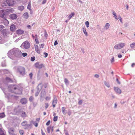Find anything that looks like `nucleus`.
I'll return each mask as SVG.
<instances>
[{"label":"nucleus","instance_id":"nucleus-44","mask_svg":"<svg viewBox=\"0 0 135 135\" xmlns=\"http://www.w3.org/2000/svg\"><path fill=\"white\" fill-rule=\"evenodd\" d=\"M64 82L65 84H67V83H68V81L67 79L66 78H65L64 79Z\"/></svg>","mask_w":135,"mask_h":135},{"label":"nucleus","instance_id":"nucleus-49","mask_svg":"<svg viewBox=\"0 0 135 135\" xmlns=\"http://www.w3.org/2000/svg\"><path fill=\"white\" fill-rule=\"evenodd\" d=\"M82 100H80L79 101L78 104L79 105H81L82 104Z\"/></svg>","mask_w":135,"mask_h":135},{"label":"nucleus","instance_id":"nucleus-1","mask_svg":"<svg viewBox=\"0 0 135 135\" xmlns=\"http://www.w3.org/2000/svg\"><path fill=\"white\" fill-rule=\"evenodd\" d=\"M21 47L22 48L25 49H28L30 48V43L28 41H25L22 43L21 46Z\"/></svg>","mask_w":135,"mask_h":135},{"label":"nucleus","instance_id":"nucleus-17","mask_svg":"<svg viewBox=\"0 0 135 135\" xmlns=\"http://www.w3.org/2000/svg\"><path fill=\"white\" fill-rule=\"evenodd\" d=\"M4 11L3 10L0 11V17H3L5 15Z\"/></svg>","mask_w":135,"mask_h":135},{"label":"nucleus","instance_id":"nucleus-59","mask_svg":"<svg viewBox=\"0 0 135 135\" xmlns=\"http://www.w3.org/2000/svg\"><path fill=\"white\" fill-rule=\"evenodd\" d=\"M32 36L33 39H35L36 38V36L35 35V36H34V35L33 34L32 35Z\"/></svg>","mask_w":135,"mask_h":135},{"label":"nucleus","instance_id":"nucleus-42","mask_svg":"<svg viewBox=\"0 0 135 135\" xmlns=\"http://www.w3.org/2000/svg\"><path fill=\"white\" fill-rule=\"evenodd\" d=\"M50 123V120H48L46 123V126H49Z\"/></svg>","mask_w":135,"mask_h":135},{"label":"nucleus","instance_id":"nucleus-41","mask_svg":"<svg viewBox=\"0 0 135 135\" xmlns=\"http://www.w3.org/2000/svg\"><path fill=\"white\" fill-rule=\"evenodd\" d=\"M27 55V54L26 53H23L22 55L23 57H25Z\"/></svg>","mask_w":135,"mask_h":135},{"label":"nucleus","instance_id":"nucleus-55","mask_svg":"<svg viewBox=\"0 0 135 135\" xmlns=\"http://www.w3.org/2000/svg\"><path fill=\"white\" fill-rule=\"evenodd\" d=\"M95 77L97 78H98L99 77V76L97 74H96L95 75Z\"/></svg>","mask_w":135,"mask_h":135},{"label":"nucleus","instance_id":"nucleus-19","mask_svg":"<svg viewBox=\"0 0 135 135\" xmlns=\"http://www.w3.org/2000/svg\"><path fill=\"white\" fill-rule=\"evenodd\" d=\"M56 114L55 113H54L53 114V116H54V117L53 118V120L54 122H56L57 120L58 117L57 116H55V115H56Z\"/></svg>","mask_w":135,"mask_h":135},{"label":"nucleus","instance_id":"nucleus-11","mask_svg":"<svg viewBox=\"0 0 135 135\" xmlns=\"http://www.w3.org/2000/svg\"><path fill=\"white\" fill-rule=\"evenodd\" d=\"M16 29V26L13 24L11 25L10 27V29L12 31H15Z\"/></svg>","mask_w":135,"mask_h":135},{"label":"nucleus","instance_id":"nucleus-10","mask_svg":"<svg viewBox=\"0 0 135 135\" xmlns=\"http://www.w3.org/2000/svg\"><path fill=\"white\" fill-rule=\"evenodd\" d=\"M9 17L12 20H15L17 18V16L16 14H12L10 15Z\"/></svg>","mask_w":135,"mask_h":135},{"label":"nucleus","instance_id":"nucleus-43","mask_svg":"<svg viewBox=\"0 0 135 135\" xmlns=\"http://www.w3.org/2000/svg\"><path fill=\"white\" fill-rule=\"evenodd\" d=\"M35 60V57L34 56L32 57L31 59V60L32 61H33Z\"/></svg>","mask_w":135,"mask_h":135},{"label":"nucleus","instance_id":"nucleus-7","mask_svg":"<svg viewBox=\"0 0 135 135\" xmlns=\"http://www.w3.org/2000/svg\"><path fill=\"white\" fill-rule=\"evenodd\" d=\"M15 129L14 128H11L8 129V132L9 135H16V134L14 133Z\"/></svg>","mask_w":135,"mask_h":135},{"label":"nucleus","instance_id":"nucleus-13","mask_svg":"<svg viewBox=\"0 0 135 135\" xmlns=\"http://www.w3.org/2000/svg\"><path fill=\"white\" fill-rule=\"evenodd\" d=\"M114 89L115 91L117 93L119 94H120L121 93V90L119 88L117 87H114Z\"/></svg>","mask_w":135,"mask_h":135},{"label":"nucleus","instance_id":"nucleus-32","mask_svg":"<svg viewBox=\"0 0 135 135\" xmlns=\"http://www.w3.org/2000/svg\"><path fill=\"white\" fill-rule=\"evenodd\" d=\"M5 116V115L4 113H0V117L1 118H3Z\"/></svg>","mask_w":135,"mask_h":135},{"label":"nucleus","instance_id":"nucleus-36","mask_svg":"<svg viewBox=\"0 0 135 135\" xmlns=\"http://www.w3.org/2000/svg\"><path fill=\"white\" fill-rule=\"evenodd\" d=\"M104 84H105V85L106 86H107L109 88L110 87V85L108 83H107V82L105 81L104 82Z\"/></svg>","mask_w":135,"mask_h":135},{"label":"nucleus","instance_id":"nucleus-22","mask_svg":"<svg viewBox=\"0 0 135 135\" xmlns=\"http://www.w3.org/2000/svg\"><path fill=\"white\" fill-rule=\"evenodd\" d=\"M62 111V113L64 115H65L66 114V113L65 112L66 111V110L65 108L64 107H63L62 108H61Z\"/></svg>","mask_w":135,"mask_h":135},{"label":"nucleus","instance_id":"nucleus-4","mask_svg":"<svg viewBox=\"0 0 135 135\" xmlns=\"http://www.w3.org/2000/svg\"><path fill=\"white\" fill-rule=\"evenodd\" d=\"M13 54L14 55L18 57L21 55L22 52L18 49H16L14 50Z\"/></svg>","mask_w":135,"mask_h":135},{"label":"nucleus","instance_id":"nucleus-35","mask_svg":"<svg viewBox=\"0 0 135 135\" xmlns=\"http://www.w3.org/2000/svg\"><path fill=\"white\" fill-rule=\"evenodd\" d=\"M31 4L30 2H29L28 5L27 7V8L29 10H31Z\"/></svg>","mask_w":135,"mask_h":135},{"label":"nucleus","instance_id":"nucleus-56","mask_svg":"<svg viewBox=\"0 0 135 135\" xmlns=\"http://www.w3.org/2000/svg\"><path fill=\"white\" fill-rule=\"evenodd\" d=\"M46 0H44L42 2V4H44L46 3Z\"/></svg>","mask_w":135,"mask_h":135},{"label":"nucleus","instance_id":"nucleus-40","mask_svg":"<svg viewBox=\"0 0 135 135\" xmlns=\"http://www.w3.org/2000/svg\"><path fill=\"white\" fill-rule=\"evenodd\" d=\"M44 46V44H41L39 45V46L40 48H43Z\"/></svg>","mask_w":135,"mask_h":135},{"label":"nucleus","instance_id":"nucleus-29","mask_svg":"<svg viewBox=\"0 0 135 135\" xmlns=\"http://www.w3.org/2000/svg\"><path fill=\"white\" fill-rule=\"evenodd\" d=\"M27 121H26L25 120L22 123L21 125L23 126H25L27 125Z\"/></svg>","mask_w":135,"mask_h":135},{"label":"nucleus","instance_id":"nucleus-62","mask_svg":"<svg viewBox=\"0 0 135 135\" xmlns=\"http://www.w3.org/2000/svg\"><path fill=\"white\" fill-rule=\"evenodd\" d=\"M45 37H47V33L46 32H45Z\"/></svg>","mask_w":135,"mask_h":135},{"label":"nucleus","instance_id":"nucleus-3","mask_svg":"<svg viewBox=\"0 0 135 135\" xmlns=\"http://www.w3.org/2000/svg\"><path fill=\"white\" fill-rule=\"evenodd\" d=\"M17 70L22 75H23L25 74V69L24 67L22 66H20L18 68Z\"/></svg>","mask_w":135,"mask_h":135},{"label":"nucleus","instance_id":"nucleus-16","mask_svg":"<svg viewBox=\"0 0 135 135\" xmlns=\"http://www.w3.org/2000/svg\"><path fill=\"white\" fill-rule=\"evenodd\" d=\"M16 33L18 34L22 35L23 34L24 32L23 30L19 29L17 30Z\"/></svg>","mask_w":135,"mask_h":135},{"label":"nucleus","instance_id":"nucleus-39","mask_svg":"<svg viewBox=\"0 0 135 135\" xmlns=\"http://www.w3.org/2000/svg\"><path fill=\"white\" fill-rule=\"evenodd\" d=\"M34 126L36 127H37L38 126V124L36 122H33V123Z\"/></svg>","mask_w":135,"mask_h":135},{"label":"nucleus","instance_id":"nucleus-50","mask_svg":"<svg viewBox=\"0 0 135 135\" xmlns=\"http://www.w3.org/2000/svg\"><path fill=\"white\" fill-rule=\"evenodd\" d=\"M41 132L42 135H46L45 133L43 132L42 129L41 130Z\"/></svg>","mask_w":135,"mask_h":135},{"label":"nucleus","instance_id":"nucleus-28","mask_svg":"<svg viewBox=\"0 0 135 135\" xmlns=\"http://www.w3.org/2000/svg\"><path fill=\"white\" fill-rule=\"evenodd\" d=\"M130 46L132 49L135 48V43H133L131 44Z\"/></svg>","mask_w":135,"mask_h":135},{"label":"nucleus","instance_id":"nucleus-45","mask_svg":"<svg viewBox=\"0 0 135 135\" xmlns=\"http://www.w3.org/2000/svg\"><path fill=\"white\" fill-rule=\"evenodd\" d=\"M50 99V97H46L45 98V99L46 100H48Z\"/></svg>","mask_w":135,"mask_h":135},{"label":"nucleus","instance_id":"nucleus-61","mask_svg":"<svg viewBox=\"0 0 135 135\" xmlns=\"http://www.w3.org/2000/svg\"><path fill=\"white\" fill-rule=\"evenodd\" d=\"M135 65V63H133L132 65H131V66L132 67H134V66Z\"/></svg>","mask_w":135,"mask_h":135},{"label":"nucleus","instance_id":"nucleus-52","mask_svg":"<svg viewBox=\"0 0 135 135\" xmlns=\"http://www.w3.org/2000/svg\"><path fill=\"white\" fill-rule=\"evenodd\" d=\"M44 54L45 55L44 56L45 57H46L47 56L48 54L47 53L44 52Z\"/></svg>","mask_w":135,"mask_h":135},{"label":"nucleus","instance_id":"nucleus-18","mask_svg":"<svg viewBox=\"0 0 135 135\" xmlns=\"http://www.w3.org/2000/svg\"><path fill=\"white\" fill-rule=\"evenodd\" d=\"M1 33L4 36H6L7 33L6 30L5 29H3Z\"/></svg>","mask_w":135,"mask_h":135},{"label":"nucleus","instance_id":"nucleus-60","mask_svg":"<svg viewBox=\"0 0 135 135\" xmlns=\"http://www.w3.org/2000/svg\"><path fill=\"white\" fill-rule=\"evenodd\" d=\"M117 81V82L119 84H120V82L119 81L118 79H116Z\"/></svg>","mask_w":135,"mask_h":135},{"label":"nucleus","instance_id":"nucleus-14","mask_svg":"<svg viewBox=\"0 0 135 135\" xmlns=\"http://www.w3.org/2000/svg\"><path fill=\"white\" fill-rule=\"evenodd\" d=\"M0 135H6L5 132L1 128H0Z\"/></svg>","mask_w":135,"mask_h":135},{"label":"nucleus","instance_id":"nucleus-47","mask_svg":"<svg viewBox=\"0 0 135 135\" xmlns=\"http://www.w3.org/2000/svg\"><path fill=\"white\" fill-rule=\"evenodd\" d=\"M118 19L122 23V19L121 17L119 16H118Z\"/></svg>","mask_w":135,"mask_h":135},{"label":"nucleus","instance_id":"nucleus-38","mask_svg":"<svg viewBox=\"0 0 135 135\" xmlns=\"http://www.w3.org/2000/svg\"><path fill=\"white\" fill-rule=\"evenodd\" d=\"M85 24L86 25V27H88L89 26V22L88 21H86L85 22Z\"/></svg>","mask_w":135,"mask_h":135},{"label":"nucleus","instance_id":"nucleus-25","mask_svg":"<svg viewBox=\"0 0 135 135\" xmlns=\"http://www.w3.org/2000/svg\"><path fill=\"white\" fill-rule=\"evenodd\" d=\"M83 32L84 34L85 35V36H88V34L86 31V29L85 28H83Z\"/></svg>","mask_w":135,"mask_h":135},{"label":"nucleus","instance_id":"nucleus-46","mask_svg":"<svg viewBox=\"0 0 135 135\" xmlns=\"http://www.w3.org/2000/svg\"><path fill=\"white\" fill-rule=\"evenodd\" d=\"M33 74L32 73H30L29 74V76L30 77V78L31 79H32V78Z\"/></svg>","mask_w":135,"mask_h":135},{"label":"nucleus","instance_id":"nucleus-21","mask_svg":"<svg viewBox=\"0 0 135 135\" xmlns=\"http://www.w3.org/2000/svg\"><path fill=\"white\" fill-rule=\"evenodd\" d=\"M74 13L73 12H72L70 14L69 16H68V17L69 20L73 16H74Z\"/></svg>","mask_w":135,"mask_h":135},{"label":"nucleus","instance_id":"nucleus-37","mask_svg":"<svg viewBox=\"0 0 135 135\" xmlns=\"http://www.w3.org/2000/svg\"><path fill=\"white\" fill-rule=\"evenodd\" d=\"M113 15L114 16L115 18L117 20L118 19L117 17V16L116 15V13L115 12H113Z\"/></svg>","mask_w":135,"mask_h":135},{"label":"nucleus","instance_id":"nucleus-23","mask_svg":"<svg viewBox=\"0 0 135 135\" xmlns=\"http://www.w3.org/2000/svg\"><path fill=\"white\" fill-rule=\"evenodd\" d=\"M109 26L110 25L109 23H106L104 27L105 29L107 30L108 29L109 27Z\"/></svg>","mask_w":135,"mask_h":135},{"label":"nucleus","instance_id":"nucleus-30","mask_svg":"<svg viewBox=\"0 0 135 135\" xmlns=\"http://www.w3.org/2000/svg\"><path fill=\"white\" fill-rule=\"evenodd\" d=\"M18 9L19 10L22 11L24 9V7L22 6H20L18 7Z\"/></svg>","mask_w":135,"mask_h":135},{"label":"nucleus","instance_id":"nucleus-20","mask_svg":"<svg viewBox=\"0 0 135 135\" xmlns=\"http://www.w3.org/2000/svg\"><path fill=\"white\" fill-rule=\"evenodd\" d=\"M23 17L25 18H27L28 17V13L27 12L24 13L23 15Z\"/></svg>","mask_w":135,"mask_h":135},{"label":"nucleus","instance_id":"nucleus-8","mask_svg":"<svg viewBox=\"0 0 135 135\" xmlns=\"http://www.w3.org/2000/svg\"><path fill=\"white\" fill-rule=\"evenodd\" d=\"M6 2L9 6L13 5L15 3L13 0H6Z\"/></svg>","mask_w":135,"mask_h":135},{"label":"nucleus","instance_id":"nucleus-26","mask_svg":"<svg viewBox=\"0 0 135 135\" xmlns=\"http://www.w3.org/2000/svg\"><path fill=\"white\" fill-rule=\"evenodd\" d=\"M36 38H35V41L36 42V43L37 44H39V42L37 38V35H35Z\"/></svg>","mask_w":135,"mask_h":135},{"label":"nucleus","instance_id":"nucleus-51","mask_svg":"<svg viewBox=\"0 0 135 135\" xmlns=\"http://www.w3.org/2000/svg\"><path fill=\"white\" fill-rule=\"evenodd\" d=\"M58 44V43L57 40H56L54 43V45L55 46Z\"/></svg>","mask_w":135,"mask_h":135},{"label":"nucleus","instance_id":"nucleus-5","mask_svg":"<svg viewBox=\"0 0 135 135\" xmlns=\"http://www.w3.org/2000/svg\"><path fill=\"white\" fill-rule=\"evenodd\" d=\"M124 43L119 44L115 45L114 46V49H120L123 48L125 46Z\"/></svg>","mask_w":135,"mask_h":135},{"label":"nucleus","instance_id":"nucleus-27","mask_svg":"<svg viewBox=\"0 0 135 135\" xmlns=\"http://www.w3.org/2000/svg\"><path fill=\"white\" fill-rule=\"evenodd\" d=\"M6 80L8 82H12L13 81L12 80H11V79L10 78L7 77L6 78Z\"/></svg>","mask_w":135,"mask_h":135},{"label":"nucleus","instance_id":"nucleus-48","mask_svg":"<svg viewBox=\"0 0 135 135\" xmlns=\"http://www.w3.org/2000/svg\"><path fill=\"white\" fill-rule=\"evenodd\" d=\"M45 104V108H46V109H47L49 107V104L48 103H46Z\"/></svg>","mask_w":135,"mask_h":135},{"label":"nucleus","instance_id":"nucleus-2","mask_svg":"<svg viewBox=\"0 0 135 135\" xmlns=\"http://www.w3.org/2000/svg\"><path fill=\"white\" fill-rule=\"evenodd\" d=\"M17 85H11L9 87V88L11 92L18 94L19 93L16 91V90H19L17 88Z\"/></svg>","mask_w":135,"mask_h":135},{"label":"nucleus","instance_id":"nucleus-54","mask_svg":"<svg viewBox=\"0 0 135 135\" xmlns=\"http://www.w3.org/2000/svg\"><path fill=\"white\" fill-rule=\"evenodd\" d=\"M114 57H113L112 59L111 60V62H114Z\"/></svg>","mask_w":135,"mask_h":135},{"label":"nucleus","instance_id":"nucleus-34","mask_svg":"<svg viewBox=\"0 0 135 135\" xmlns=\"http://www.w3.org/2000/svg\"><path fill=\"white\" fill-rule=\"evenodd\" d=\"M51 129V127L50 126L47 127V130L48 133H49L50 132V130Z\"/></svg>","mask_w":135,"mask_h":135},{"label":"nucleus","instance_id":"nucleus-58","mask_svg":"<svg viewBox=\"0 0 135 135\" xmlns=\"http://www.w3.org/2000/svg\"><path fill=\"white\" fill-rule=\"evenodd\" d=\"M32 36L33 39H35L36 38V36L35 35V36H34V35L33 34L32 35Z\"/></svg>","mask_w":135,"mask_h":135},{"label":"nucleus","instance_id":"nucleus-24","mask_svg":"<svg viewBox=\"0 0 135 135\" xmlns=\"http://www.w3.org/2000/svg\"><path fill=\"white\" fill-rule=\"evenodd\" d=\"M21 115L22 117H25L26 116V114L25 112H22Z\"/></svg>","mask_w":135,"mask_h":135},{"label":"nucleus","instance_id":"nucleus-6","mask_svg":"<svg viewBox=\"0 0 135 135\" xmlns=\"http://www.w3.org/2000/svg\"><path fill=\"white\" fill-rule=\"evenodd\" d=\"M34 65L35 67L37 68L41 69L44 67L43 64H40L39 62H37Z\"/></svg>","mask_w":135,"mask_h":135},{"label":"nucleus","instance_id":"nucleus-64","mask_svg":"<svg viewBox=\"0 0 135 135\" xmlns=\"http://www.w3.org/2000/svg\"><path fill=\"white\" fill-rule=\"evenodd\" d=\"M44 87L45 88H46V87L47 86V85L46 84H45V85H44Z\"/></svg>","mask_w":135,"mask_h":135},{"label":"nucleus","instance_id":"nucleus-33","mask_svg":"<svg viewBox=\"0 0 135 135\" xmlns=\"http://www.w3.org/2000/svg\"><path fill=\"white\" fill-rule=\"evenodd\" d=\"M34 98L33 97L31 96L29 98V100L30 102H32Z\"/></svg>","mask_w":135,"mask_h":135},{"label":"nucleus","instance_id":"nucleus-9","mask_svg":"<svg viewBox=\"0 0 135 135\" xmlns=\"http://www.w3.org/2000/svg\"><path fill=\"white\" fill-rule=\"evenodd\" d=\"M27 100L25 98H22L20 101L21 103L23 104H25L27 103Z\"/></svg>","mask_w":135,"mask_h":135},{"label":"nucleus","instance_id":"nucleus-57","mask_svg":"<svg viewBox=\"0 0 135 135\" xmlns=\"http://www.w3.org/2000/svg\"><path fill=\"white\" fill-rule=\"evenodd\" d=\"M118 57L119 58H121L122 57V55L120 54L118 55Z\"/></svg>","mask_w":135,"mask_h":135},{"label":"nucleus","instance_id":"nucleus-12","mask_svg":"<svg viewBox=\"0 0 135 135\" xmlns=\"http://www.w3.org/2000/svg\"><path fill=\"white\" fill-rule=\"evenodd\" d=\"M34 46L36 51L38 54H40V51L38 48V46L37 45H35Z\"/></svg>","mask_w":135,"mask_h":135},{"label":"nucleus","instance_id":"nucleus-31","mask_svg":"<svg viewBox=\"0 0 135 135\" xmlns=\"http://www.w3.org/2000/svg\"><path fill=\"white\" fill-rule=\"evenodd\" d=\"M19 132L20 134L21 135H23L24 134V132L23 130H20Z\"/></svg>","mask_w":135,"mask_h":135},{"label":"nucleus","instance_id":"nucleus-53","mask_svg":"<svg viewBox=\"0 0 135 135\" xmlns=\"http://www.w3.org/2000/svg\"><path fill=\"white\" fill-rule=\"evenodd\" d=\"M38 94H39V92L37 91V92L36 93H35V96H36V97L38 95Z\"/></svg>","mask_w":135,"mask_h":135},{"label":"nucleus","instance_id":"nucleus-63","mask_svg":"<svg viewBox=\"0 0 135 135\" xmlns=\"http://www.w3.org/2000/svg\"><path fill=\"white\" fill-rule=\"evenodd\" d=\"M40 118H38L36 119V120L38 122H39L40 120Z\"/></svg>","mask_w":135,"mask_h":135},{"label":"nucleus","instance_id":"nucleus-15","mask_svg":"<svg viewBox=\"0 0 135 135\" xmlns=\"http://www.w3.org/2000/svg\"><path fill=\"white\" fill-rule=\"evenodd\" d=\"M57 103V100L56 98H54L52 103V104L53 107L54 108L55 107V105Z\"/></svg>","mask_w":135,"mask_h":135}]
</instances>
